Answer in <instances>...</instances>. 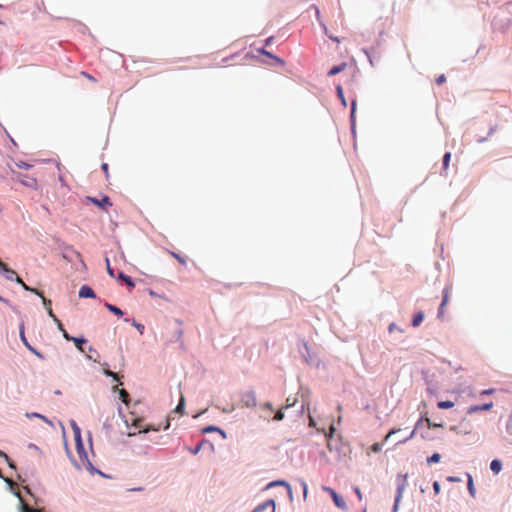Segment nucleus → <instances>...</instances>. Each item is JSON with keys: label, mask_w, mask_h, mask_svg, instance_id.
I'll use <instances>...</instances> for the list:
<instances>
[{"label": "nucleus", "mask_w": 512, "mask_h": 512, "mask_svg": "<svg viewBox=\"0 0 512 512\" xmlns=\"http://www.w3.org/2000/svg\"><path fill=\"white\" fill-rule=\"evenodd\" d=\"M237 405L240 407H255L257 404L256 396L253 391H245L238 395Z\"/></svg>", "instance_id": "f257e3e1"}, {"label": "nucleus", "mask_w": 512, "mask_h": 512, "mask_svg": "<svg viewBox=\"0 0 512 512\" xmlns=\"http://www.w3.org/2000/svg\"><path fill=\"white\" fill-rule=\"evenodd\" d=\"M323 490L328 492L333 499L334 504L340 509H346V503L344 499L337 494V492L330 487H323Z\"/></svg>", "instance_id": "f03ea898"}, {"label": "nucleus", "mask_w": 512, "mask_h": 512, "mask_svg": "<svg viewBox=\"0 0 512 512\" xmlns=\"http://www.w3.org/2000/svg\"><path fill=\"white\" fill-rule=\"evenodd\" d=\"M405 489H406V478L397 486V493L395 496V502H394V506L392 509L393 512H398L399 505H400V502H401V499H402Z\"/></svg>", "instance_id": "7ed1b4c3"}, {"label": "nucleus", "mask_w": 512, "mask_h": 512, "mask_svg": "<svg viewBox=\"0 0 512 512\" xmlns=\"http://www.w3.org/2000/svg\"><path fill=\"white\" fill-rule=\"evenodd\" d=\"M493 406H494L493 402L484 403L482 405H471L467 409V413L468 414H474V413H477V412H480V411L490 410V409L493 408Z\"/></svg>", "instance_id": "20e7f679"}, {"label": "nucleus", "mask_w": 512, "mask_h": 512, "mask_svg": "<svg viewBox=\"0 0 512 512\" xmlns=\"http://www.w3.org/2000/svg\"><path fill=\"white\" fill-rule=\"evenodd\" d=\"M88 200L91 201L93 204L97 205L100 208H105L107 206H112V203L110 201V198L108 196H103L101 200H98L94 197H88Z\"/></svg>", "instance_id": "39448f33"}, {"label": "nucleus", "mask_w": 512, "mask_h": 512, "mask_svg": "<svg viewBox=\"0 0 512 512\" xmlns=\"http://www.w3.org/2000/svg\"><path fill=\"white\" fill-rule=\"evenodd\" d=\"M79 297L80 298H95L96 295L91 287L87 285H83L79 290Z\"/></svg>", "instance_id": "423d86ee"}, {"label": "nucleus", "mask_w": 512, "mask_h": 512, "mask_svg": "<svg viewBox=\"0 0 512 512\" xmlns=\"http://www.w3.org/2000/svg\"><path fill=\"white\" fill-rule=\"evenodd\" d=\"M443 293H444L443 300H442V302L440 304V307H439V310H438V318H441V319L444 316V307L446 306V304L449 301V289L445 288Z\"/></svg>", "instance_id": "0eeeda50"}, {"label": "nucleus", "mask_w": 512, "mask_h": 512, "mask_svg": "<svg viewBox=\"0 0 512 512\" xmlns=\"http://www.w3.org/2000/svg\"><path fill=\"white\" fill-rule=\"evenodd\" d=\"M20 337H21V340L22 342L24 343V345L31 351L33 352L35 355H37L38 357H42L41 354L39 352H37L32 346H30V344L27 342L26 340V337H25V334H24V327L21 326L20 328Z\"/></svg>", "instance_id": "6e6552de"}, {"label": "nucleus", "mask_w": 512, "mask_h": 512, "mask_svg": "<svg viewBox=\"0 0 512 512\" xmlns=\"http://www.w3.org/2000/svg\"><path fill=\"white\" fill-rule=\"evenodd\" d=\"M1 272L4 273L5 278L9 281H15L16 276H18L16 272L7 265L1 270Z\"/></svg>", "instance_id": "1a4fd4ad"}, {"label": "nucleus", "mask_w": 512, "mask_h": 512, "mask_svg": "<svg viewBox=\"0 0 512 512\" xmlns=\"http://www.w3.org/2000/svg\"><path fill=\"white\" fill-rule=\"evenodd\" d=\"M15 281H16L18 284H20V285L23 287V289H24V290H26V291H30V292H32V293H34V294L38 295V296H41V291H39V290H37V289H35V288H31V287H29L28 285H26V284L23 282V280H22L19 276H16Z\"/></svg>", "instance_id": "9d476101"}, {"label": "nucleus", "mask_w": 512, "mask_h": 512, "mask_svg": "<svg viewBox=\"0 0 512 512\" xmlns=\"http://www.w3.org/2000/svg\"><path fill=\"white\" fill-rule=\"evenodd\" d=\"M490 469L493 473L498 474L502 469V462L498 459L492 460L490 463Z\"/></svg>", "instance_id": "9b49d317"}, {"label": "nucleus", "mask_w": 512, "mask_h": 512, "mask_svg": "<svg viewBox=\"0 0 512 512\" xmlns=\"http://www.w3.org/2000/svg\"><path fill=\"white\" fill-rule=\"evenodd\" d=\"M347 64L346 63H341L340 65H337V66H334L332 67L329 71H328V76H334L340 72H342L345 68H346Z\"/></svg>", "instance_id": "f8f14e48"}, {"label": "nucleus", "mask_w": 512, "mask_h": 512, "mask_svg": "<svg viewBox=\"0 0 512 512\" xmlns=\"http://www.w3.org/2000/svg\"><path fill=\"white\" fill-rule=\"evenodd\" d=\"M423 320H424V313L423 312L416 313L412 319V326L418 327L422 323Z\"/></svg>", "instance_id": "ddd939ff"}, {"label": "nucleus", "mask_w": 512, "mask_h": 512, "mask_svg": "<svg viewBox=\"0 0 512 512\" xmlns=\"http://www.w3.org/2000/svg\"><path fill=\"white\" fill-rule=\"evenodd\" d=\"M207 445H210V441L206 439L202 440L191 452L197 454L200 450H205Z\"/></svg>", "instance_id": "4468645a"}, {"label": "nucleus", "mask_w": 512, "mask_h": 512, "mask_svg": "<svg viewBox=\"0 0 512 512\" xmlns=\"http://www.w3.org/2000/svg\"><path fill=\"white\" fill-rule=\"evenodd\" d=\"M467 488H468L469 494L472 497H475L476 496V490H475L474 483H473V478H472L471 475H468Z\"/></svg>", "instance_id": "2eb2a0df"}, {"label": "nucleus", "mask_w": 512, "mask_h": 512, "mask_svg": "<svg viewBox=\"0 0 512 512\" xmlns=\"http://www.w3.org/2000/svg\"><path fill=\"white\" fill-rule=\"evenodd\" d=\"M277 485L285 486L287 488L288 492L291 493V486L289 485V483H287L284 480L273 481V482L269 483L267 487H273V486H277Z\"/></svg>", "instance_id": "dca6fc26"}, {"label": "nucleus", "mask_w": 512, "mask_h": 512, "mask_svg": "<svg viewBox=\"0 0 512 512\" xmlns=\"http://www.w3.org/2000/svg\"><path fill=\"white\" fill-rule=\"evenodd\" d=\"M105 307L112 313H114L115 315H118V316H122L123 315V312L120 308L112 305V304H109V303H106L105 304Z\"/></svg>", "instance_id": "f3484780"}, {"label": "nucleus", "mask_w": 512, "mask_h": 512, "mask_svg": "<svg viewBox=\"0 0 512 512\" xmlns=\"http://www.w3.org/2000/svg\"><path fill=\"white\" fill-rule=\"evenodd\" d=\"M261 53L266 55V56H268V57H270V58H272V59H274L279 65H281V66L285 65V62H284L283 59H281V58L271 54L270 52H268L266 50H262Z\"/></svg>", "instance_id": "a211bd4d"}, {"label": "nucleus", "mask_w": 512, "mask_h": 512, "mask_svg": "<svg viewBox=\"0 0 512 512\" xmlns=\"http://www.w3.org/2000/svg\"><path fill=\"white\" fill-rule=\"evenodd\" d=\"M454 406V403L452 401L446 400V401H439L437 403V407L440 409H449Z\"/></svg>", "instance_id": "6ab92c4d"}, {"label": "nucleus", "mask_w": 512, "mask_h": 512, "mask_svg": "<svg viewBox=\"0 0 512 512\" xmlns=\"http://www.w3.org/2000/svg\"><path fill=\"white\" fill-rule=\"evenodd\" d=\"M441 459V456L439 453H434L432 456L428 457L427 458V463L429 465L433 464V463H438Z\"/></svg>", "instance_id": "aec40b11"}, {"label": "nucleus", "mask_w": 512, "mask_h": 512, "mask_svg": "<svg viewBox=\"0 0 512 512\" xmlns=\"http://www.w3.org/2000/svg\"><path fill=\"white\" fill-rule=\"evenodd\" d=\"M270 505H272L274 507V501L273 500H268L265 503L259 505L257 508H255L253 510V512H260V511H262L263 509H265L266 507H268Z\"/></svg>", "instance_id": "412c9836"}, {"label": "nucleus", "mask_w": 512, "mask_h": 512, "mask_svg": "<svg viewBox=\"0 0 512 512\" xmlns=\"http://www.w3.org/2000/svg\"><path fill=\"white\" fill-rule=\"evenodd\" d=\"M119 278L122 279L128 286L130 287H134V282L132 281V279L125 275L124 273H119Z\"/></svg>", "instance_id": "4be33fe9"}, {"label": "nucleus", "mask_w": 512, "mask_h": 512, "mask_svg": "<svg viewBox=\"0 0 512 512\" xmlns=\"http://www.w3.org/2000/svg\"><path fill=\"white\" fill-rule=\"evenodd\" d=\"M17 495L20 498V501L23 502L20 494L18 493ZM22 512H39V511L35 510L34 508L30 507L29 505H27L25 503H22Z\"/></svg>", "instance_id": "5701e85b"}, {"label": "nucleus", "mask_w": 512, "mask_h": 512, "mask_svg": "<svg viewBox=\"0 0 512 512\" xmlns=\"http://www.w3.org/2000/svg\"><path fill=\"white\" fill-rule=\"evenodd\" d=\"M336 91H337V95H338L339 99L342 101L343 105L346 106L347 104H346V100L344 98V93H343L342 87L340 85H338L336 87Z\"/></svg>", "instance_id": "b1692460"}, {"label": "nucleus", "mask_w": 512, "mask_h": 512, "mask_svg": "<svg viewBox=\"0 0 512 512\" xmlns=\"http://www.w3.org/2000/svg\"><path fill=\"white\" fill-rule=\"evenodd\" d=\"M450 159H451V153L450 152L445 153L444 156H443V168H444V170H446L448 168Z\"/></svg>", "instance_id": "393cba45"}, {"label": "nucleus", "mask_w": 512, "mask_h": 512, "mask_svg": "<svg viewBox=\"0 0 512 512\" xmlns=\"http://www.w3.org/2000/svg\"><path fill=\"white\" fill-rule=\"evenodd\" d=\"M211 431H217L220 433L221 437L224 438V432L220 429V428H217L215 426H208L206 428L203 429V432H211Z\"/></svg>", "instance_id": "a878e982"}, {"label": "nucleus", "mask_w": 512, "mask_h": 512, "mask_svg": "<svg viewBox=\"0 0 512 512\" xmlns=\"http://www.w3.org/2000/svg\"><path fill=\"white\" fill-rule=\"evenodd\" d=\"M119 396H120L121 401L127 404L128 398H129L128 392L124 389H121L119 391Z\"/></svg>", "instance_id": "bb28decb"}, {"label": "nucleus", "mask_w": 512, "mask_h": 512, "mask_svg": "<svg viewBox=\"0 0 512 512\" xmlns=\"http://www.w3.org/2000/svg\"><path fill=\"white\" fill-rule=\"evenodd\" d=\"M73 342L75 343L76 347H77L79 350L83 351V349H82V345L86 342V340H85V339H83V338H76V337H74V338H73Z\"/></svg>", "instance_id": "cd10ccee"}, {"label": "nucleus", "mask_w": 512, "mask_h": 512, "mask_svg": "<svg viewBox=\"0 0 512 512\" xmlns=\"http://www.w3.org/2000/svg\"><path fill=\"white\" fill-rule=\"evenodd\" d=\"M0 457H3L7 461L10 468H12V469L16 468L15 464L9 459L8 455L1 450H0Z\"/></svg>", "instance_id": "c85d7f7f"}, {"label": "nucleus", "mask_w": 512, "mask_h": 512, "mask_svg": "<svg viewBox=\"0 0 512 512\" xmlns=\"http://www.w3.org/2000/svg\"><path fill=\"white\" fill-rule=\"evenodd\" d=\"M184 404H185V399H184V396L181 395L179 404L177 405L175 411L178 413H181L184 409Z\"/></svg>", "instance_id": "c756f323"}, {"label": "nucleus", "mask_w": 512, "mask_h": 512, "mask_svg": "<svg viewBox=\"0 0 512 512\" xmlns=\"http://www.w3.org/2000/svg\"><path fill=\"white\" fill-rule=\"evenodd\" d=\"M425 421L427 423L428 428H442L443 427L442 423H433V422H431V420L429 418H426Z\"/></svg>", "instance_id": "7c9ffc66"}, {"label": "nucleus", "mask_w": 512, "mask_h": 512, "mask_svg": "<svg viewBox=\"0 0 512 512\" xmlns=\"http://www.w3.org/2000/svg\"><path fill=\"white\" fill-rule=\"evenodd\" d=\"M171 255L179 262L181 263L182 265H185L186 264V259L184 257H182L181 255L175 253V252H171Z\"/></svg>", "instance_id": "2f4dec72"}, {"label": "nucleus", "mask_w": 512, "mask_h": 512, "mask_svg": "<svg viewBox=\"0 0 512 512\" xmlns=\"http://www.w3.org/2000/svg\"><path fill=\"white\" fill-rule=\"evenodd\" d=\"M415 433H416V429H413V430L411 431V433H410L407 437H405V438H403V439L399 440V441H398V444L405 443V442H407L408 440L412 439V438L415 436Z\"/></svg>", "instance_id": "473e14b6"}, {"label": "nucleus", "mask_w": 512, "mask_h": 512, "mask_svg": "<svg viewBox=\"0 0 512 512\" xmlns=\"http://www.w3.org/2000/svg\"><path fill=\"white\" fill-rule=\"evenodd\" d=\"M371 451L374 452V453H379L381 450H382V444L380 443H374L372 446H371Z\"/></svg>", "instance_id": "72a5a7b5"}, {"label": "nucleus", "mask_w": 512, "mask_h": 512, "mask_svg": "<svg viewBox=\"0 0 512 512\" xmlns=\"http://www.w3.org/2000/svg\"><path fill=\"white\" fill-rule=\"evenodd\" d=\"M400 431H401V429H398V428H394V429L390 430L388 432V434L385 436L384 442H386L391 436H393L394 434H396V433H398Z\"/></svg>", "instance_id": "f704fd0d"}, {"label": "nucleus", "mask_w": 512, "mask_h": 512, "mask_svg": "<svg viewBox=\"0 0 512 512\" xmlns=\"http://www.w3.org/2000/svg\"><path fill=\"white\" fill-rule=\"evenodd\" d=\"M283 418H284V413H283V410H282V409H280V410H278V411L276 412V414L274 415V418H273V419H274L275 421H280V420H282Z\"/></svg>", "instance_id": "c9c22d12"}, {"label": "nucleus", "mask_w": 512, "mask_h": 512, "mask_svg": "<svg viewBox=\"0 0 512 512\" xmlns=\"http://www.w3.org/2000/svg\"><path fill=\"white\" fill-rule=\"evenodd\" d=\"M47 313L49 315V317H51L53 319L54 322H59V319L57 318V316L54 314L53 310L51 307H48L47 308Z\"/></svg>", "instance_id": "e433bc0d"}, {"label": "nucleus", "mask_w": 512, "mask_h": 512, "mask_svg": "<svg viewBox=\"0 0 512 512\" xmlns=\"http://www.w3.org/2000/svg\"><path fill=\"white\" fill-rule=\"evenodd\" d=\"M26 416H27L28 418L37 417V418H40V419H42V420H44V421H47L46 417H45V416H43V415H41V414H39V413H31V414H30V413H27V414H26Z\"/></svg>", "instance_id": "4c0bfd02"}, {"label": "nucleus", "mask_w": 512, "mask_h": 512, "mask_svg": "<svg viewBox=\"0 0 512 512\" xmlns=\"http://www.w3.org/2000/svg\"><path fill=\"white\" fill-rule=\"evenodd\" d=\"M39 297L42 299V302H43L44 306L46 307V309L48 307H51V301L49 299L45 298L42 292H41V296H39Z\"/></svg>", "instance_id": "58836bf2"}, {"label": "nucleus", "mask_w": 512, "mask_h": 512, "mask_svg": "<svg viewBox=\"0 0 512 512\" xmlns=\"http://www.w3.org/2000/svg\"><path fill=\"white\" fill-rule=\"evenodd\" d=\"M133 325L136 327V329L140 332V334L144 333V325L137 323L135 320L133 321Z\"/></svg>", "instance_id": "ea45409f"}, {"label": "nucleus", "mask_w": 512, "mask_h": 512, "mask_svg": "<svg viewBox=\"0 0 512 512\" xmlns=\"http://www.w3.org/2000/svg\"><path fill=\"white\" fill-rule=\"evenodd\" d=\"M107 272L111 277H114V270L110 266V261L106 258Z\"/></svg>", "instance_id": "a19ab883"}, {"label": "nucleus", "mask_w": 512, "mask_h": 512, "mask_svg": "<svg viewBox=\"0 0 512 512\" xmlns=\"http://www.w3.org/2000/svg\"><path fill=\"white\" fill-rule=\"evenodd\" d=\"M494 393H495V389L494 388H489V389L482 390L480 392V395H491V394H494Z\"/></svg>", "instance_id": "79ce46f5"}, {"label": "nucleus", "mask_w": 512, "mask_h": 512, "mask_svg": "<svg viewBox=\"0 0 512 512\" xmlns=\"http://www.w3.org/2000/svg\"><path fill=\"white\" fill-rule=\"evenodd\" d=\"M445 81H446V77H445V75H444V74H441V75H439V76L436 78V83H437L438 85L443 84Z\"/></svg>", "instance_id": "37998d69"}, {"label": "nucleus", "mask_w": 512, "mask_h": 512, "mask_svg": "<svg viewBox=\"0 0 512 512\" xmlns=\"http://www.w3.org/2000/svg\"><path fill=\"white\" fill-rule=\"evenodd\" d=\"M433 489H434L435 494H439L440 493V484H439L438 481H435L433 483Z\"/></svg>", "instance_id": "c03bdc74"}, {"label": "nucleus", "mask_w": 512, "mask_h": 512, "mask_svg": "<svg viewBox=\"0 0 512 512\" xmlns=\"http://www.w3.org/2000/svg\"><path fill=\"white\" fill-rule=\"evenodd\" d=\"M22 184L26 185V186H34L36 184V181L35 179H31V182H26V180H19Z\"/></svg>", "instance_id": "a18cd8bd"}, {"label": "nucleus", "mask_w": 512, "mask_h": 512, "mask_svg": "<svg viewBox=\"0 0 512 512\" xmlns=\"http://www.w3.org/2000/svg\"><path fill=\"white\" fill-rule=\"evenodd\" d=\"M354 491H355V493H356V495H357L358 499L361 501V500H362V498H363V496H362V492H361L360 488H359V487H356V488L354 489Z\"/></svg>", "instance_id": "49530a36"}, {"label": "nucleus", "mask_w": 512, "mask_h": 512, "mask_svg": "<svg viewBox=\"0 0 512 512\" xmlns=\"http://www.w3.org/2000/svg\"><path fill=\"white\" fill-rule=\"evenodd\" d=\"M17 166H18L19 168H23V169H28V168H30V167H31V165H29V164H27V163H25V162L17 163Z\"/></svg>", "instance_id": "de8ad7c7"}, {"label": "nucleus", "mask_w": 512, "mask_h": 512, "mask_svg": "<svg viewBox=\"0 0 512 512\" xmlns=\"http://www.w3.org/2000/svg\"><path fill=\"white\" fill-rule=\"evenodd\" d=\"M62 333H63V337H64L66 340H68V341H73V338H74V337L70 336V335L66 332V330H63V332H62Z\"/></svg>", "instance_id": "09e8293b"}, {"label": "nucleus", "mask_w": 512, "mask_h": 512, "mask_svg": "<svg viewBox=\"0 0 512 512\" xmlns=\"http://www.w3.org/2000/svg\"><path fill=\"white\" fill-rule=\"evenodd\" d=\"M398 329L395 323H391L388 327L390 333L394 332V330Z\"/></svg>", "instance_id": "8fccbe9b"}, {"label": "nucleus", "mask_w": 512, "mask_h": 512, "mask_svg": "<svg viewBox=\"0 0 512 512\" xmlns=\"http://www.w3.org/2000/svg\"><path fill=\"white\" fill-rule=\"evenodd\" d=\"M105 374L108 375V376L113 377L114 379L117 378V375L114 372L110 371V370H106Z\"/></svg>", "instance_id": "3c124183"}, {"label": "nucleus", "mask_w": 512, "mask_h": 512, "mask_svg": "<svg viewBox=\"0 0 512 512\" xmlns=\"http://www.w3.org/2000/svg\"><path fill=\"white\" fill-rule=\"evenodd\" d=\"M101 167H102L103 171L105 172L106 177H108V164L103 163Z\"/></svg>", "instance_id": "603ef678"}, {"label": "nucleus", "mask_w": 512, "mask_h": 512, "mask_svg": "<svg viewBox=\"0 0 512 512\" xmlns=\"http://www.w3.org/2000/svg\"><path fill=\"white\" fill-rule=\"evenodd\" d=\"M205 450H208V451H210V452H213V451H214V445L212 444V442H211V441H210V445H207Z\"/></svg>", "instance_id": "864d4df0"}, {"label": "nucleus", "mask_w": 512, "mask_h": 512, "mask_svg": "<svg viewBox=\"0 0 512 512\" xmlns=\"http://www.w3.org/2000/svg\"><path fill=\"white\" fill-rule=\"evenodd\" d=\"M302 486H303V490H304L303 495H304V497H306L307 496V484L305 482H302Z\"/></svg>", "instance_id": "5fc2aeb1"}, {"label": "nucleus", "mask_w": 512, "mask_h": 512, "mask_svg": "<svg viewBox=\"0 0 512 512\" xmlns=\"http://www.w3.org/2000/svg\"><path fill=\"white\" fill-rule=\"evenodd\" d=\"M55 323L57 324V327H58V329H59L60 331H62V332H63V330H65V329H64V327H63V324L61 323V321H60V320H59V322H55Z\"/></svg>", "instance_id": "6e6d98bb"}, {"label": "nucleus", "mask_w": 512, "mask_h": 512, "mask_svg": "<svg viewBox=\"0 0 512 512\" xmlns=\"http://www.w3.org/2000/svg\"><path fill=\"white\" fill-rule=\"evenodd\" d=\"M75 434H76L77 441H78V443L80 444V430H79V429H77V430L75 431Z\"/></svg>", "instance_id": "4d7b16f0"}, {"label": "nucleus", "mask_w": 512, "mask_h": 512, "mask_svg": "<svg viewBox=\"0 0 512 512\" xmlns=\"http://www.w3.org/2000/svg\"><path fill=\"white\" fill-rule=\"evenodd\" d=\"M294 404H295V401H293L292 403H290V399L288 398V399H287V404H286L285 408H288V407H290V406H293Z\"/></svg>", "instance_id": "13d9d810"}, {"label": "nucleus", "mask_w": 512, "mask_h": 512, "mask_svg": "<svg viewBox=\"0 0 512 512\" xmlns=\"http://www.w3.org/2000/svg\"><path fill=\"white\" fill-rule=\"evenodd\" d=\"M84 75H85L89 80H91V81H95V79H94V77H93V76H91V75H89V74H87V73H84Z\"/></svg>", "instance_id": "bf43d9fd"}, {"label": "nucleus", "mask_w": 512, "mask_h": 512, "mask_svg": "<svg viewBox=\"0 0 512 512\" xmlns=\"http://www.w3.org/2000/svg\"><path fill=\"white\" fill-rule=\"evenodd\" d=\"M330 39H332L333 41H335V42H337V43H339V42H340V41H339V39H338L337 37L330 36Z\"/></svg>", "instance_id": "052dcab7"}, {"label": "nucleus", "mask_w": 512, "mask_h": 512, "mask_svg": "<svg viewBox=\"0 0 512 512\" xmlns=\"http://www.w3.org/2000/svg\"><path fill=\"white\" fill-rule=\"evenodd\" d=\"M272 40H273V38H272V37H269V38L266 40V44H267V45H268V44H271Z\"/></svg>", "instance_id": "680f3d73"}, {"label": "nucleus", "mask_w": 512, "mask_h": 512, "mask_svg": "<svg viewBox=\"0 0 512 512\" xmlns=\"http://www.w3.org/2000/svg\"><path fill=\"white\" fill-rule=\"evenodd\" d=\"M448 481H452V482H453V481H458V479H457V478H454V477H449V478H448Z\"/></svg>", "instance_id": "e2e57ef3"}, {"label": "nucleus", "mask_w": 512, "mask_h": 512, "mask_svg": "<svg viewBox=\"0 0 512 512\" xmlns=\"http://www.w3.org/2000/svg\"><path fill=\"white\" fill-rule=\"evenodd\" d=\"M313 424H314L313 418L310 417V425H313Z\"/></svg>", "instance_id": "0e129e2a"}, {"label": "nucleus", "mask_w": 512, "mask_h": 512, "mask_svg": "<svg viewBox=\"0 0 512 512\" xmlns=\"http://www.w3.org/2000/svg\"><path fill=\"white\" fill-rule=\"evenodd\" d=\"M316 15L319 18V15H320L319 9H316Z\"/></svg>", "instance_id": "69168bd1"}, {"label": "nucleus", "mask_w": 512, "mask_h": 512, "mask_svg": "<svg viewBox=\"0 0 512 512\" xmlns=\"http://www.w3.org/2000/svg\"><path fill=\"white\" fill-rule=\"evenodd\" d=\"M5 481H6L7 483H10V484L12 483V481H11L10 479H5Z\"/></svg>", "instance_id": "338daca9"}, {"label": "nucleus", "mask_w": 512, "mask_h": 512, "mask_svg": "<svg viewBox=\"0 0 512 512\" xmlns=\"http://www.w3.org/2000/svg\"><path fill=\"white\" fill-rule=\"evenodd\" d=\"M0 301L6 302V300H4L1 296H0Z\"/></svg>", "instance_id": "774afa93"}]
</instances>
